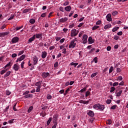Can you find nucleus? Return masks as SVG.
I'll use <instances>...</instances> for the list:
<instances>
[{"instance_id": "nucleus-1", "label": "nucleus", "mask_w": 128, "mask_h": 128, "mask_svg": "<svg viewBox=\"0 0 128 128\" xmlns=\"http://www.w3.org/2000/svg\"><path fill=\"white\" fill-rule=\"evenodd\" d=\"M94 110H101L102 112L104 110V106L100 104H96L93 106Z\"/></svg>"}, {"instance_id": "nucleus-2", "label": "nucleus", "mask_w": 128, "mask_h": 128, "mask_svg": "<svg viewBox=\"0 0 128 128\" xmlns=\"http://www.w3.org/2000/svg\"><path fill=\"white\" fill-rule=\"evenodd\" d=\"M76 38H75L74 40H71L70 44L69 45V48H74L76 46Z\"/></svg>"}, {"instance_id": "nucleus-3", "label": "nucleus", "mask_w": 128, "mask_h": 128, "mask_svg": "<svg viewBox=\"0 0 128 128\" xmlns=\"http://www.w3.org/2000/svg\"><path fill=\"white\" fill-rule=\"evenodd\" d=\"M78 34V31L74 29L71 30L70 36L72 38H74V36H76Z\"/></svg>"}, {"instance_id": "nucleus-4", "label": "nucleus", "mask_w": 128, "mask_h": 128, "mask_svg": "<svg viewBox=\"0 0 128 128\" xmlns=\"http://www.w3.org/2000/svg\"><path fill=\"white\" fill-rule=\"evenodd\" d=\"M82 44H86L88 42V35L86 34H84L82 36Z\"/></svg>"}, {"instance_id": "nucleus-5", "label": "nucleus", "mask_w": 128, "mask_h": 128, "mask_svg": "<svg viewBox=\"0 0 128 128\" xmlns=\"http://www.w3.org/2000/svg\"><path fill=\"white\" fill-rule=\"evenodd\" d=\"M12 69L14 70L15 72H18V70H20V66H18V64H16L13 66Z\"/></svg>"}, {"instance_id": "nucleus-6", "label": "nucleus", "mask_w": 128, "mask_h": 128, "mask_svg": "<svg viewBox=\"0 0 128 128\" xmlns=\"http://www.w3.org/2000/svg\"><path fill=\"white\" fill-rule=\"evenodd\" d=\"M36 40V35H34L33 36L30 38L28 41V44H32Z\"/></svg>"}, {"instance_id": "nucleus-7", "label": "nucleus", "mask_w": 128, "mask_h": 128, "mask_svg": "<svg viewBox=\"0 0 128 128\" xmlns=\"http://www.w3.org/2000/svg\"><path fill=\"white\" fill-rule=\"evenodd\" d=\"M33 60V64L34 66H36V64H37L38 62V57L36 56H34L32 58Z\"/></svg>"}, {"instance_id": "nucleus-8", "label": "nucleus", "mask_w": 128, "mask_h": 128, "mask_svg": "<svg viewBox=\"0 0 128 128\" xmlns=\"http://www.w3.org/2000/svg\"><path fill=\"white\" fill-rule=\"evenodd\" d=\"M87 114L90 116L91 118H92L94 116V112L90 110H88L87 111Z\"/></svg>"}, {"instance_id": "nucleus-9", "label": "nucleus", "mask_w": 128, "mask_h": 128, "mask_svg": "<svg viewBox=\"0 0 128 128\" xmlns=\"http://www.w3.org/2000/svg\"><path fill=\"white\" fill-rule=\"evenodd\" d=\"M68 20V18L67 17H64L60 19L59 22H60L62 24L64 22H66Z\"/></svg>"}, {"instance_id": "nucleus-10", "label": "nucleus", "mask_w": 128, "mask_h": 128, "mask_svg": "<svg viewBox=\"0 0 128 128\" xmlns=\"http://www.w3.org/2000/svg\"><path fill=\"white\" fill-rule=\"evenodd\" d=\"M50 73L47 72H44L42 73V76L43 78H48V76H50Z\"/></svg>"}, {"instance_id": "nucleus-11", "label": "nucleus", "mask_w": 128, "mask_h": 128, "mask_svg": "<svg viewBox=\"0 0 128 128\" xmlns=\"http://www.w3.org/2000/svg\"><path fill=\"white\" fill-rule=\"evenodd\" d=\"M46 56H48V53L46 51H43L42 52L41 57L42 58H46Z\"/></svg>"}, {"instance_id": "nucleus-12", "label": "nucleus", "mask_w": 128, "mask_h": 128, "mask_svg": "<svg viewBox=\"0 0 128 128\" xmlns=\"http://www.w3.org/2000/svg\"><path fill=\"white\" fill-rule=\"evenodd\" d=\"M34 36H36V38H38L39 40H42V34H34Z\"/></svg>"}, {"instance_id": "nucleus-13", "label": "nucleus", "mask_w": 128, "mask_h": 128, "mask_svg": "<svg viewBox=\"0 0 128 128\" xmlns=\"http://www.w3.org/2000/svg\"><path fill=\"white\" fill-rule=\"evenodd\" d=\"M18 42V37H14L12 40V44H16Z\"/></svg>"}, {"instance_id": "nucleus-14", "label": "nucleus", "mask_w": 128, "mask_h": 128, "mask_svg": "<svg viewBox=\"0 0 128 128\" xmlns=\"http://www.w3.org/2000/svg\"><path fill=\"white\" fill-rule=\"evenodd\" d=\"M106 18L108 22H112V14H107L106 16Z\"/></svg>"}, {"instance_id": "nucleus-15", "label": "nucleus", "mask_w": 128, "mask_h": 128, "mask_svg": "<svg viewBox=\"0 0 128 128\" xmlns=\"http://www.w3.org/2000/svg\"><path fill=\"white\" fill-rule=\"evenodd\" d=\"M42 81H39L36 83L35 86H37V88H42Z\"/></svg>"}, {"instance_id": "nucleus-16", "label": "nucleus", "mask_w": 128, "mask_h": 128, "mask_svg": "<svg viewBox=\"0 0 128 128\" xmlns=\"http://www.w3.org/2000/svg\"><path fill=\"white\" fill-rule=\"evenodd\" d=\"M24 58H26V55L22 54L19 58H18V60H19V62H22V60H24Z\"/></svg>"}, {"instance_id": "nucleus-17", "label": "nucleus", "mask_w": 128, "mask_h": 128, "mask_svg": "<svg viewBox=\"0 0 128 128\" xmlns=\"http://www.w3.org/2000/svg\"><path fill=\"white\" fill-rule=\"evenodd\" d=\"M88 42L90 44H94V40H92V36H90L88 38Z\"/></svg>"}, {"instance_id": "nucleus-18", "label": "nucleus", "mask_w": 128, "mask_h": 128, "mask_svg": "<svg viewBox=\"0 0 128 128\" xmlns=\"http://www.w3.org/2000/svg\"><path fill=\"white\" fill-rule=\"evenodd\" d=\"M112 28V24H107L106 25H105L104 26V28L105 30H106L108 28Z\"/></svg>"}, {"instance_id": "nucleus-19", "label": "nucleus", "mask_w": 128, "mask_h": 128, "mask_svg": "<svg viewBox=\"0 0 128 128\" xmlns=\"http://www.w3.org/2000/svg\"><path fill=\"white\" fill-rule=\"evenodd\" d=\"M66 12H70V10H72V7L70 6H68L64 8Z\"/></svg>"}, {"instance_id": "nucleus-20", "label": "nucleus", "mask_w": 128, "mask_h": 128, "mask_svg": "<svg viewBox=\"0 0 128 128\" xmlns=\"http://www.w3.org/2000/svg\"><path fill=\"white\" fill-rule=\"evenodd\" d=\"M8 32H2L0 34V36L1 37L6 36H8Z\"/></svg>"}, {"instance_id": "nucleus-21", "label": "nucleus", "mask_w": 128, "mask_h": 128, "mask_svg": "<svg viewBox=\"0 0 128 128\" xmlns=\"http://www.w3.org/2000/svg\"><path fill=\"white\" fill-rule=\"evenodd\" d=\"M12 62H10L4 66V68H8V66H12Z\"/></svg>"}, {"instance_id": "nucleus-22", "label": "nucleus", "mask_w": 128, "mask_h": 128, "mask_svg": "<svg viewBox=\"0 0 128 128\" xmlns=\"http://www.w3.org/2000/svg\"><path fill=\"white\" fill-rule=\"evenodd\" d=\"M80 104H88V101H84V100H81L80 101Z\"/></svg>"}, {"instance_id": "nucleus-23", "label": "nucleus", "mask_w": 128, "mask_h": 128, "mask_svg": "<svg viewBox=\"0 0 128 128\" xmlns=\"http://www.w3.org/2000/svg\"><path fill=\"white\" fill-rule=\"evenodd\" d=\"M118 28H120V27H118V26H116L115 28H114L112 30V32H116V30H118Z\"/></svg>"}, {"instance_id": "nucleus-24", "label": "nucleus", "mask_w": 128, "mask_h": 128, "mask_svg": "<svg viewBox=\"0 0 128 128\" xmlns=\"http://www.w3.org/2000/svg\"><path fill=\"white\" fill-rule=\"evenodd\" d=\"M70 88H72V87H70V88H68L67 90H66L64 94V96H66V94H68V92H70Z\"/></svg>"}, {"instance_id": "nucleus-25", "label": "nucleus", "mask_w": 128, "mask_h": 128, "mask_svg": "<svg viewBox=\"0 0 128 128\" xmlns=\"http://www.w3.org/2000/svg\"><path fill=\"white\" fill-rule=\"evenodd\" d=\"M24 98H32V94H26L24 96Z\"/></svg>"}, {"instance_id": "nucleus-26", "label": "nucleus", "mask_w": 128, "mask_h": 128, "mask_svg": "<svg viewBox=\"0 0 128 128\" xmlns=\"http://www.w3.org/2000/svg\"><path fill=\"white\" fill-rule=\"evenodd\" d=\"M10 74V71L8 72L4 75V78H8V76Z\"/></svg>"}, {"instance_id": "nucleus-27", "label": "nucleus", "mask_w": 128, "mask_h": 128, "mask_svg": "<svg viewBox=\"0 0 128 128\" xmlns=\"http://www.w3.org/2000/svg\"><path fill=\"white\" fill-rule=\"evenodd\" d=\"M100 28V26H94L92 28V30H98Z\"/></svg>"}, {"instance_id": "nucleus-28", "label": "nucleus", "mask_w": 128, "mask_h": 128, "mask_svg": "<svg viewBox=\"0 0 128 128\" xmlns=\"http://www.w3.org/2000/svg\"><path fill=\"white\" fill-rule=\"evenodd\" d=\"M14 18V14H12L8 18V20H13Z\"/></svg>"}, {"instance_id": "nucleus-29", "label": "nucleus", "mask_w": 128, "mask_h": 128, "mask_svg": "<svg viewBox=\"0 0 128 128\" xmlns=\"http://www.w3.org/2000/svg\"><path fill=\"white\" fill-rule=\"evenodd\" d=\"M52 118H50L47 121L46 124L47 126H50V122H52Z\"/></svg>"}, {"instance_id": "nucleus-30", "label": "nucleus", "mask_w": 128, "mask_h": 128, "mask_svg": "<svg viewBox=\"0 0 128 128\" xmlns=\"http://www.w3.org/2000/svg\"><path fill=\"white\" fill-rule=\"evenodd\" d=\"M46 112H42L40 114V116H42V118H44V116H46Z\"/></svg>"}, {"instance_id": "nucleus-31", "label": "nucleus", "mask_w": 128, "mask_h": 128, "mask_svg": "<svg viewBox=\"0 0 128 128\" xmlns=\"http://www.w3.org/2000/svg\"><path fill=\"white\" fill-rule=\"evenodd\" d=\"M33 108H34V107L32 106H30L28 109V113L30 112L32 110Z\"/></svg>"}, {"instance_id": "nucleus-32", "label": "nucleus", "mask_w": 128, "mask_h": 128, "mask_svg": "<svg viewBox=\"0 0 128 128\" xmlns=\"http://www.w3.org/2000/svg\"><path fill=\"white\" fill-rule=\"evenodd\" d=\"M70 66H74V68H76V66H78V63H74V62H72L70 64Z\"/></svg>"}, {"instance_id": "nucleus-33", "label": "nucleus", "mask_w": 128, "mask_h": 128, "mask_svg": "<svg viewBox=\"0 0 128 128\" xmlns=\"http://www.w3.org/2000/svg\"><path fill=\"white\" fill-rule=\"evenodd\" d=\"M98 72L92 74L91 75V78H94V76H96L98 75Z\"/></svg>"}, {"instance_id": "nucleus-34", "label": "nucleus", "mask_w": 128, "mask_h": 128, "mask_svg": "<svg viewBox=\"0 0 128 128\" xmlns=\"http://www.w3.org/2000/svg\"><path fill=\"white\" fill-rule=\"evenodd\" d=\"M30 24H34L36 22V20L34 19H30Z\"/></svg>"}, {"instance_id": "nucleus-35", "label": "nucleus", "mask_w": 128, "mask_h": 128, "mask_svg": "<svg viewBox=\"0 0 128 128\" xmlns=\"http://www.w3.org/2000/svg\"><path fill=\"white\" fill-rule=\"evenodd\" d=\"M24 50L19 52L18 54V56H22V54H24Z\"/></svg>"}, {"instance_id": "nucleus-36", "label": "nucleus", "mask_w": 128, "mask_h": 128, "mask_svg": "<svg viewBox=\"0 0 128 128\" xmlns=\"http://www.w3.org/2000/svg\"><path fill=\"white\" fill-rule=\"evenodd\" d=\"M86 87H84L82 90H80L79 92H86Z\"/></svg>"}, {"instance_id": "nucleus-37", "label": "nucleus", "mask_w": 128, "mask_h": 128, "mask_svg": "<svg viewBox=\"0 0 128 128\" xmlns=\"http://www.w3.org/2000/svg\"><path fill=\"white\" fill-rule=\"evenodd\" d=\"M112 14L114 16H116V14H118V12L116 11L112 12Z\"/></svg>"}, {"instance_id": "nucleus-38", "label": "nucleus", "mask_w": 128, "mask_h": 128, "mask_svg": "<svg viewBox=\"0 0 128 128\" xmlns=\"http://www.w3.org/2000/svg\"><path fill=\"white\" fill-rule=\"evenodd\" d=\"M112 122L111 120H108L106 121V124H112Z\"/></svg>"}, {"instance_id": "nucleus-39", "label": "nucleus", "mask_w": 128, "mask_h": 128, "mask_svg": "<svg viewBox=\"0 0 128 128\" xmlns=\"http://www.w3.org/2000/svg\"><path fill=\"white\" fill-rule=\"evenodd\" d=\"M122 93V90H120L116 94V96H120V94Z\"/></svg>"}, {"instance_id": "nucleus-40", "label": "nucleus", "mask_w": 128, "mask_h": 128, "mask_svg": "<svg viewBox=\"0 0 128 128\" xmlns=\"http://www.w3.org/2000/svg\"><path fill=\"white\" fill-rule=\"evenodd\" d=\"M112 70H114V67L111 66L109 70V74H112Z\"/></svg>"}, {"instance_id": "nucleus-41", "label": "nucleus", "mask_w": 128, "mask_h": 128, "mask_svg": "<svg viewBox=\"0 0 128 128\" xmlns=\"http://www.w3.org/2000/svg\"><path fill=\"white\" fill-rule=\"evenodd\" d=\"M58 126V122H54V124L52 126V128H56V126Z\"/></svg>"}, {"instance_id": "nucleus-42", "label": "nucleus", "mask_w": 128, "mask_h": 128, "mask_svg": "<svg viewBox=\"0 0 128 128\" xmlns=\"http://www.w3.org/2000/svg\"><path fill=\"white\" fill-rule=\"evenodd\" d=\"M10 94H12V92H10V90H6V96H10Z\"/></svg>"}, {"instance_id": "nucleus-43", "label": "nucleus", "mask_w": 128, "mask_h": 128, "mask_svg": "<svg viewBox=\"0 0 128 128\" xmlns=\"http://www.w3.org/2000/svg\"><path fill=\"white\" fill-rule=\"evenodd\" d=\"M114 90H116V88L114 87H112L110 88V92H114Z\"/></svg>"}, {"instance_id": "nucleus-44", "label": "nucleus", "mask_w": 128, "mask_h": 128, "mask_svg": "<svg viewBox=\"0 0 128 128\" xmlns=\"http://www.w3.org/2000/svg\"><path fill=\"white\" fill-rule=\"evenodd\" d=\"M54 118V119L55 122H56V120H58V115L56 114L53 116Z\"/></svg>"}, {"instance_id": "nucleus-45", "label": "nucleus", "mask_w": 128, "mask_h": 128, "mask_svg": "<svg viewBox=\"0 0 128 128\" xmlns=\"http://www.w3.org/2000/svg\"><path fill=\"white\" fill-rule=\"evenodd\" d=\"M30 9H25L24 10L23 12H24V14H26V12H30Z\"/></svg>"}, {"instance_id": "nucleus-46", "label": "nucleus", "mask_w": 128, "mask_h": 128, "mask_svg": "<svg viewBox=\"0 0 128 128\" xmlns=\"http://www.w3.org/2000/svg\"><path fill=\"white\" fill-rule=\"evenodd\" d=\"M90 92L89 91H87L86 93V96H85L86 98H88V96H90Z\"/></svg>"}, {"instance_id": "nucleus-47", "label": "nucleus", "mask_w": 128, "mask_h": 128, "mask_svg": "<svg viewBox=\"0 0 128 128\" xmlns=\"http://www.w3.org/2000/svg\"><path fill=\"white\" fill-rule=\"evenodd\" d=\"M62 30L64 32L65 34H66V32H68V29L66 28H63Z\"/></svg>"}, {"instance_id": "nucleus-48", "label": "nucleus", "mask_w": 128, "mask_h": 128, "mask_svg": "<svg viewBox=\"0 0 128 128\" xmlns=\"http://www.w3.org/2000/svg\"><path fill=\"white\" fill-rule=\"evenodd\" d=\"M46 13L44 12V13L40 15V16H41V18H46Z\"/></svg>"}, {"instance_id": "nucleus-49", "label": "nucleus", "mask_w": 128, "mask_h": 128, "mask_svg": "<svg viewBox=\"0 0 128 128\" xmlns=\"http://www.w3.org/2000/svg\"><path fill=\"white\" fill-rule=\"evenodd\" d=\"M40 92V87H37L36 90V92Z\"/></svg>"}, {"instance_id": "nucleus-50", "label": "nucleus", "mask_w": 128, "mask_h": 128, "mask_svg": "<svg viewBox=\"0 0 128 128\" xmlns=\"http://www.w3.org/2000/svg\"><path fill=\"white\" fill-rule=\"evenodd\" d=\"M62 50V54H66V48L63 49Z\"/></svg>"}, {"instance_id": "nucleus-51", "label": "nucleus", "mask_w": 128, "mask_h": 128, "mask_svg": "<svg viewBox=\"0 0 128 128\" xmlns=\"http://www.w3.org/2000/svg\"><path fill=\"white\" fill-rule=\"evenodd\" d=\"M95 64H97L98 62V57H95L93 60Z\"/></svg>"}, {"instance_id": "nucleus-52", "label": "nucleus", "mask_w": 128, "mask_h": 128, "mask_svg": "<svg viewBox=\"0 0 128 128\" xmlns=\"http://www.w3.org/2000/svg\"><path fill=\"white\" fill-rule=\"evenodd\" d=\"M6 70H2L0 72L1 74H4L6 73Z\"/></svg>"}, {"instance_id": "nucleus-53", "label": "nucleus", "mask_w": 128, "mask_h": 128, "mask_svg": "<svg viewBox=\"0 0 128 128\" xmlns=\"http://www.w3.org/2000/svg\"><path fill=\"white\" fill-rule=\"evenodd\" d=\"M118 86V82H114V83L112 84L113 87H114V86Z\"/></svg>"}, {"instance_id": "nucleus-54", "label": "nucleus", "mask_w": 128, "mask_h": 128, "mask_svg": "<svg viewBox=\"0 0 128 128\" xmlns=\"http://www.w3.org/2000/svg\"><path fill=\"white\" fill-rule=\"evenodd\" d=\"M16 56H18V54H16L14 53L12 55V57L13 58H16Z\"/></svg>"}, {"instance_id": "nucleus-55", "label": "nucleus", "mask_w": 128, "mask_h": 128, "mask_svg": "<svg viewBox=\"0 0 128 128\" xmlns=\"http://www.w3.org/2000/svg\"><path fill=\"white\" fill-rule=\"evenodd\" d=\"M6 24H4L0 28V30H4V28H6Z\"/></svg>"}, {"instance_id": "nucleus-56", "label": "nucleus", "mask_w": 128, "mask_h": 128, "mask_svg": "<svg viewBox=\"0 0 128 128\" xmlns=\"http://www.w3.org/2000/svg\"><path fill=\"white\" fill-rule=\"evenodd\" d=\"M65 48L64 44L60 46V50H64Z\"/></svg>"}, {"instance_id": "nucleus-57", "label": "nucleus", "mask_w": 128, "mask_h": 128, "mask_svg": "<svg viewBox=\"0 0 128 128\" xmlns=\"http://www.w3.org/2000/svg\"><path fill=\"white\" fill-rule=\"evenodd\" d=\"M116 105H114L111 107V110H116Z\"/></svg>"}, {"instance_id": "nucleus-58", "label": "nucleus", "mask_w": 128, "mask_h": 128, "mask_svg": "<svg viewBox=\"0 0 128 128\" xmlns=\"http://www.w3.org/2000/svg\"><path fill=\"white\" fill-rule=\"evenodd\" d=\"M120 38V37L118 36H114V40H118Z\"/></svg>"}, {"instance_id": "nucleus-59", "label": "nucleus", "mask_w": 128, "mask_h": 128, "mask_svg": "<svg viewBox=\"0 0 128 128\" xmlns=\"http://www.w3.org/2000/svg\"><path fill=\"white\" fill-rule=\"evenodd\" d=\"M84 34V32H81L79 33L78 34V36L79 38H81L82 36V34Z\"/></svg>"}, {"instance_id": "nucleus-60", "label": "nucleus", "mask_w": 128, "mask_h": 128, "mask_svg": "<svg viewBox=\"0 0 128 128\" xmlns=\"http://www.w3.org/2000/svg\"><path fill=\"white\" fill-rule=\"evenodd\" d=\"M112 50V47H110V46H108L106 48V50H108V52H110V50Z\"/></svg>"}, {"instance_id": "nucleus-61", "label": "nucleus", "mask_w": 128, "mask_h": 128, "mask_svg": "<svg viewBox=\"0 0 128 128\" xmlns=\"http://www.w3.org/2000/svg\"><path fill=\"white\" fill-rule=\"evenodd\" d=\"M118 80H122V76H118Z\"/></svg>"}, {"instance_id": "nucleus-62", "label": "nucleus", "mask_w": 128, "mask_h": 128, "mask_svg": "<svg viewBox=\"0 0 128 128\" xmlns=\"http://www.w3.org/2000/svg\"><path fill=\"white\" fill-rule=\"evenodd\" d=\"M60 12H64V7H62V6L60 7Z\"/></svg>"}, {"instance_id": "nucleus-63", "label": "nucleus", "mask_w": 128, "mask_h": 128, "mask_svg": "<svg viewBox=\"0 0 128 128\" xmlns=\"http://www.w3.org/2000/svg\"><path fill=\"white\" fill-rule=\"evenodd\" d=\"M52 96H50V95H47V99L48 100H52Z\"/></svg>"}, {"instance_id": "nucleus-64", "label": "nucleus", "mask_w": 128, "mask_h": 128, "mask_svg": "<svg viewBox=\"0 0 128 128\" xmlns=\"http://www.w3.org/2000/svg\"><path fill=\"white\" fill-rule=\"evenodd\" d=\"M108 68H104V69L103 70V72H108Z\"/></svg>"}]
</instances>
